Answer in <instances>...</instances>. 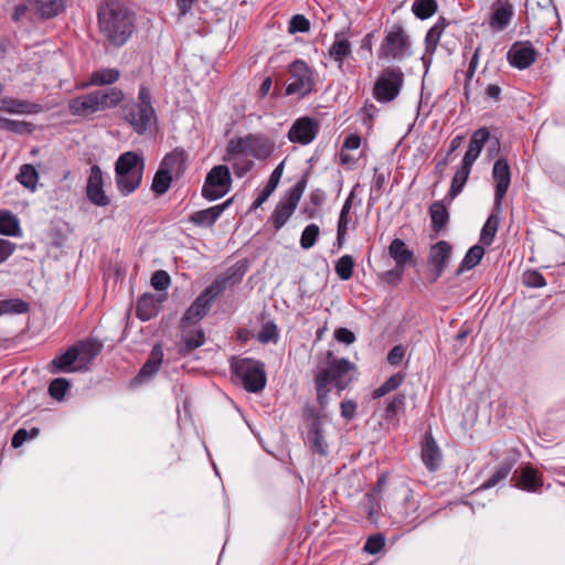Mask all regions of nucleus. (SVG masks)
Instances as JSON below:
<instances>
[{
  "instance_id": "53",
  "label": "nucleus",
  "mask_w": 565,
  "mask_h": 565,
  "mask_svg": "<svg viewBox=\"0 0 565 565\" xmlns=\"http://www.w3.org/2000/svg\"><path fill=\"white\" fill-rule=\"evenodd\" d=\"M70 387V382L63 377L54 379L49 386L50 395L55 399H62Z\"/></svg>"
},
{
  "instance_id": "12",
  "label": "nucleus",
  "mask_w": 565,
  "mask_h": 565,
  "mask_svg": "<svg viewBox=\"0 0 565 565\" xmlns=\"http://www.w3.org/2000/svg\"><path fill=\"white\" fill-rule=\"evenodd\" d=\"M303 188L297 184L289 190L288 194L276 205L270 221L276 230L281 228L294 214L302 195Z\"/></svg>"
},
{
  "instance_id": "10",
  "label": "nucleus",
  "mask_w": 565,
  "mask_h": 565,
  "mask_svg": "<svg viewBox=\"0 0 565 565\" xmlns=\"http://www.w3.org/2000/svg\"><path fill=\"white\" fill-rule=\"evenodd\" d=\"M231 189V173L226 166H215L207 173L202 195L209 201H215L223 198Z\"/></svg>"
},
{
  "instance_id": "45",
  "label": "nucleus",
  "mask_w": 565,
  "mask_h": 565,
  "mask_svg": "<svg viewBox=\"0 0 565 565\" xmlns=\"http://www.w3.org/2000/svg\"><path fill=\"white\" fill-rule=\"evenodd\" d=\"M172 179H173L172 174H170L166 170H162L159 167L158 171L156 172V174L153 177L151 189L157 194H163L169 190Z\"/></svg>"
},
{
  "instance_id": "27",
  "label": "nucleus",
  "mask_w": 565,
  "mask_h": 565,
  "mask_svg": "<svg viewBox=\"0 0 565 565\" xmlns=\"http://www.w3.org/2000/svg\"><path fill=\"white\" fill-rule=\"evenodd\" d=\"M76 351L77 350L71 347L64 353L56 355L51 362L53 367L52 373H71L79 371L82 365L76 364V362H79L78 352Z\"/></svg>"
},
{
  "instance_id": "62",
  "label": "nucleus",
  "mask_w": 565,
  "mask_h": 565,
  "mask_svg": "<svg viewBox=\"0 0 565 565\" xmlns=\"http://www.w3.org/2000/svg\"><path fill=\"white\" fill-rule=\"evenodd\" d=\"M334 338L339 342L351 344L355 341V335L352 331L347 328H339L334 331Z\"/></svg>"
},
{
  "instance_id": "20",
  "label": "nucleus",
  "mask_w": 565,
  "mask_h": 565,
  "mask_svg": "<svg viewBox=\"0 0 565 565\" xmlns=\"http://www.w3.org/2000/svg\"><path fill=\"white\" fill-rule=\"evenodd\" d=\"M41 106L24 99L4 96L0 98V110L13 115H30L41 111Z\"/></svg>"
},
{
  "instance_id": "55",
  "label": "nucleus",
  "mask_w": 565,
  "mask_h": 565,
  "mask_svg": "<svg viewBox=\"0 0 565 565\" xmlns=\"http://www.w3.org/2000/svg\"><path fill=\"white\" fill-rule=\"evenodd\" d=\"M278 338L277 327L274 322H266L257 334L260 343L276 342Z\"/></svg>"
},
{
  "instance_id": "16",
  "label": "nucleus",
  "mask_w": 565,
  "mask_h": 565,
  "mask_svg": "<svg viewBox=\"0 0 565 565\" xmlns=\"http://www.w3.org/2000/svg\"><path fill=\"white\" fill-rule=\"evenodd\" d=\"M492 178L495 182L494 203L498 207L501 205L511 182L510 166L504 159H498L492 169Z\"/></svg>"
},
{
  "instance_id": "43",
  "label": "nucleus",
  "mask_w": 565,
  "mask_h": 565,
  "mask_svg": "<svg viewBox=\"0 0 565 565\" xmlns=\"http://www.w3.org/2000/svg\"><path fill=\"white\" fill-rule=\"evenodd\" d=\"M29 310L28 302L21 299H6L0 300V316L4 315H21Z\"/></svg>"
},
{
  "instance_id": "52",
  "label": "nucleus",
  "mask_w": 565,
  "mask_h": 565,
  "mask_svg": "<svg viewBox=\"0 0 565 565\" xmlns=\"http://www.w3.org/2000/svg\"><path fill=\"white\" fill-rule=\"evenodd\" d=\"M444 29H445L444 21L437 22L434 26H431L429 29V31L426 34V39H425L426 46H427L426 50L428 52L433 53L435 51Z\"/></svg>"
},
{
  "instance_id": "29",
  "label": "nucleus",
  "mask_w": 565,
  "mask_h": 565,
  "mask_svg": "<svg viewBox=\"0 0 565 565\" xmlns=\"http://www.w3.org/2000/svg\"><path fill=\"white\" fill-rule=\"evenodd\" d=\"M30 9L41 18H52L64 10L63 0H28Z\"/></svg>"
},
{
  "instance_id": "50",
  "label": "nucleus",
  "mask_w": 565,
  "mask_h": 565,
  "mask_svg": "<svg viewBox=\"0 0 565 565\" xmlns=\"http://www.w3.org/2000/svg\"><path fill=\"white\" fill-rule=\"evenodd\" d=\"M73 348L78 352L79 362H90L98 354V348L90 341L81 342Z\"/></svg>"
},
{
  "instance_id": "33",
  "label": "nucleus",
  "mask_w": 565,
  "mask_h": 565,
  "mask_svg": "<svg viewBox=\"0 0 565 565\" xmlns=\"http://www.w3.org/2000/svg\"><path fill=\"white\" fill-rule=\"evenodd\" d=\"M516 486L525 491L535 492L542 486V482L539 478L537 470H535L531 466H526L521 470L520 478L518 480Z\"/></svg>"
},
{
  "instance_id": "32",
  "label": "nucleus",
  "mask_w": 565,
  "mask_h": 565,
  "mask_svg": "<svg viewBox=\"0 0 565 565\" xmlns=\"http://www.w3.org/2000/svg\"><path fill=\"white\" fill-rule=\"evenodd\" d=\"M247 154H234L230 149V143L226 147L225 160L233 167L234 173L237 177L246 174L254 166L253 161Z\"/></svg>"
},
{
  "instance_id": "4",
  "label": "nucleus",
  "mask_w": 565,
  "mask_h": 565,
  "mask_svg": "<svg viewBox=\"0 0 565 565\" xmlns=\"http://www.w3.org/2000/svg\"><path fill=\"white\" fill-rule=\"evenodd\" d=\"M124 119L139 135L146 132L156 122V113L151 105L150 90L147 87L140 88L136 103L126 105Z\"/></svg>"
},
{
  "instance_id": "22",
  "label": "nucleus",
  "mask_w": 565,
  "mask_h": 565,
  "mask_svg": "<svg viewBox=\"0 0 565 565\" xmlns=\"http://www.w3.org/2000/svg\"><path fill=\"white\" fill-rule=\"evenodd\" d=\"M166 299V295L156 296L152 294H145L137 301V317L142 321H148L154 317L161 309V303Z\"/></svg>"
},
{
  "instance_id": "34",
  "label": "nucleus",
  "mask_w": 565,
  "mask_h": 565,
  "mask_svg": "<svg viewBox=\"0 0 565 565\" xmlns=\"http://www.w3.org/2000/svg\"><path fill=\"white\" fill-rule=\"evenodd\" d=\"M185 156L183 151L168 153L160 163V168L173 177L179 175L184 168Z\"/></svg>"
},
{
  "instance_id": "9",
  "label": "nucleus",
  "mask_w": 565,
  "mask_h": 565,
  "mask_svg": "<svg viewBox=\"0 0 565 565\" xmlns=\"http://www.w3.org/2000/svg\"><path fill=\"white\" fill-rule=\"evenodd\" d=\"M313 88L312 71L306 62L296 60L289 66V79L286 86V95L305 97Z\"/></svg>"
},
{
  "instance_id": "47",
  "label": "nucleus",
  "mask_w": 565,
  "mask_h": 565,
  "mask_svg": "<svg viewBox=\"0 0 565 565\" xmlns=\"http://www.w3.org/2000/svg\"><path fill=\"white\" fill-rule=\"evenodd\" d=\"M354 260L350 255H343L335 264V273L342 280H349L352 277Z\"/></svg>"
},
{
  "instance_id": "1",
  "label": "nucleus",
  "mask_w": 565,
  "mask_h": 565,
  "mask_svg": "<svg viewBox=\"0 0 565 565\" xmlns=\"http://www.w3.org/2000/svg\"><path fill=\"white\" fill-rule=\"evenodd\" d=\"M99 28L116 46L124 45L135 31L132 13L118 1H107L98 11Z\"/></svg>"
},
{
  "instance_id": "40",
  "label": "nucleus",
  "mask_w": 565,
  "mask_h": 565,
  "mask_svg": "<svg viewBox=\"0 0 565 565\" xmlns=\"http://www.w3.org/2000/svg\"><path fill=\"white\" fill-rule=\"evenodd\" d=\"M17 180L26 189L35 191L39 182V172L32 164H23L17 174Z\"/></svg>"
},
{
  "instance_id": "59",
  "label": "nucleus",
  "mask_w": 565,
  "mask_h": 565,
  "mask_svg": "<svg viewBox=\"0 0 565 565\" xmlns=\"http://www.w3.org/2000/svg\"><path fill=\"white\" fill-rule=\"evenodd\" d=\"M384 546V537L382 535H374L367 539L364 545V551L370 554L379 553Z\"/></svg>"
},
{
  "instance_id": "56",
  "label": "nucleus",
  "mask_w": 565,
  "mask_h": 565,
  "mask_svg": "<svg viewBox=\"0 0 565 565\" xmlns=\"http://www.w3.org/2000/svg\"><path fill=\"white\" fill-rule=\"evenodd\" d=\"M150 282L156 290L166 291L171 284V278L166 270H157L152 274Z\"/></svg>"
},
{
  "instance_id": "44",
  "label": "nucleus",
  "mask_w": 565,
  "mask_h": 565,
  "mask_svg": "<svg viewBox=\"0 0 565 565\" xmlns=\"http://www.w3.org/2000/svg\"><path fill=\"white\" fill-rule=\"evenodd\" d=\"M405 376L402 373H396L390 376L381 386L373 392L374 398H380L396 390L404 382Z\"/></svg>"
},
{
  "instance_id": "5",
  "label": "nucleus",
  "mask_w": 565,
  "mask_h": 565,
  "mask_svg": "<svg viewBox=\"0 0 565 565\" xmlns=\"http://www.w3.org/2000/svg\"><path fill=\"white\" fill-rule=\"evenodd\" d=\"M230 149L234 154H247L256 160H265L271 156L275 145L263 134H249L231 139Z\"/></svg>"
},
{
  "instance_id": "2",
  "label": "nucleus",
  "mask_w": 565,
  "mask_h": 565,
  "mask_svg": "<svg viewBox=\"0 0 565 565\" xmlns=\"http://www.w3.org/2000/svg\"><path fill=\"white\" fill-rule=\"evenodd\" d=\"M354 370V364L347 359H334L331 351L327 352V365L319 366L315 376L317 387V398L321 407L329 403L328 394L330 386L338 388L339 393L348 387L352 381L350 374Z\"/></svg>"
},
{
  "instance_id": "17",
  "label": "nucleus",
  "mask_w": 565,
  "mask_h": 565,
  "mask_svg": "<svg viewBox=\"0 0 565 565\" xmlns=\"http://www.w3.org/2000/svg\"><path fill=\"white\" fill-rule=\"evenodd\" d=\"M512 17L513 6L511 2L509 0H497L492 4L489 25L495 32L503 31L509 25Z\"/></svg>"
},
{
  "instance_id": "18",
  "label": "nucleus",
  "mask_w": 565,
  "mask_h": 565,
  "mask_svg": "<svg viewBox=\"0 0 565 565\" xmlns=\"http://www.w3.org/2000/svg\"><path fill=\"white\" fill-rule=\"evenodd\" d=\"M307 443L313 452L320 456L328 455L329 445L327 441V433L320 419L317 418L312 422L307 434Z\"/></svg>"
},
{
  "instance_id": "64",
  "label": "nucleus",
  "mask_w": 565,
  "mask_h": 565,
  "mask_svg": "<svg viewBox=\"0 0 565 565\" xmlns=\"http://www.w3.org/2000/svg\"><path fill=\"white\" fill-rule=\"evenodd\" d=\"M356 403L353 401H343L341 403V415L345 419H352L355 415Z\"/></svg>"
},
{
  "instance_id": "51",
  "label": "nucleus",
  "mask_w": 565,
  "mask_h": 565,
  "mask_svg": "<svg viewBox=\"0 0 565 565\" xmlns=\"http://www.w3.org/2000/svg\"><path fill=\"white\" fill-rule=\"evenodd\" d=\"M498 217L494 215L489 216L483 225L480 234V242L484 245H490L495 236L498 230Z\"/></svg>"
},
{
  "instance_id": "21",
  "label": "nucleus",
  "mask_w": 565,
  "mask_h": 565,
  "mask_svg": "<svg viewBox=\"0 0 565 565\" xmlns=\"http://www.w3.org/2000/svg\"><path fill=\"white\" fill-rule=\"evenodd\" d=\"M98 103L94 92L77 96L70 100L68 109L72 115L81 117H89L99 113Z\"/></svg>"
},
{
  "instance_id": "49",
  "label": "nucleus",
  "mask_w": 565,
  "mask_h": 565,
  "mask_svg": "<svg viewBox=\"0 0 565 565\" xmlns=\"http://www.w3.org/2000/svg\"><path fill=\"white\" fill-rule=\"evenodd\" d=\"M319 234H320V228L317 224L312 223V224L307 225L301 233L300 246L303 249L311 248L316 244V242L319 237Z\"/></svg>"
},
{
  "instance_id": "38",
  "label": "nucleus",
  "mask_w": 565,
  "mask_h": 565,
  "mask_svg": "<svg viewBox=\"0 0 565 565\" xmlns=\"http://www.w3.org/2000/svg\"><path fill=\"white\" fill-rule=\"evenodd\" d=\"M433 230L439 232L448 222L449 214L445 204L440 201L434 202L429 207Z\"/></svg>"
},
{
  "instance_id": "6",
  "label": "nucleus",
  "mask_w": 565,
  "mask_h": 565,
  "mask_svg": "<svg viewBox=\"0 0 565 565\" xmlns=\"http://www.w3.org/2000/svg\"><path fill=\"white\" fill-rule=\"evenodd\" d=\"M232 369L248 392L258 393L266 385V372L262 362L253 359H239L232 363Z\"/></svg>"
},
{
  "instance_id": "26",
  "label": "nucleus",
  "mask_w": 565,
  "mask_h": 565,
  "mask_svg": "<svg viewBox=\"0 0 565 565\" xmlns=\"http://www.w3.org/2000/svg\"><path fill=\"white\" fill-rule=\"evenodd\" d=\"M489 140L490 131L488 128L482 127L477 129L471 136L468 150L466 151L462 160L468 164H473Z\"/></svg>"
},
{
  "instance_id": "19",
  "label": "nucleus",
  "mask_w": 565,
  "mask_h": 565,
  "mask_svg": "<svg viewBox=\"0 0 565 565\" xmlns=\"http://www.w3.org/2000/svg\"><path fill=\"white\" fill-rule=\"evenodd\" d=\"M182 329V345L180 347V353L186 354L196 348H200L205 342V334L201 327L195 324L184 326L183 320L181 321Z\"/></svg>"
},
{
  "instance_id": "37",
  "label": "nucleus",
  "mask_w": 565,
  "mask_h": 565,
  "mask_svg": "<svg viewBox=\"0 0 565 565\" xmlns=\"http://www.w3.org/2000/svg\"><path fill=\"white\" fill-rule=\"evenodd\" d=\"M119 76V71L116 68L98 70L92 73L89 82L87 84H84L83 87L87 85L102 86L114 84L118 81Z\"/></svg>"
},
{
  "instance_id": "57",
  "label": "nucleus",
  "mask_w": 565,
  "mask_h": 565,
  "mask_svg": "<svg viewBox=\"0 0 565 565\" xmlns=\"http://www.w3.org/2000/svg\"><path fill=\"white\" fill-rule=\"evenodd\" d=\"M523 282L527 287L541 288L546 285L543 275L536 270H527L523 274Z\"/></svg>"
},
{
  "instance_id": "15",
  "label": "nucleus",
  "mask_w": 565,
  "mask_h": 565,
  "mask_svg": "<svg viewBox=\"0 0 565 565\" xmlns=\"http://www.w3.org/2000/svg\"><path fill=\"white\" fill-rule=\"evenodd\" d=\"M536 58V52L530 42H515L508 51L509 63L519 70L531 66Z\"/></svg>"
},
{
  "instance_id": "11",
  "label": "nucleus",
  "mask_w": 565,
  "mask_h": 565,
  "mask_svg": "<svg viewBox=\"0 0 565 565\" xmlns=\"http://www.w3.org/2000/svg\"><path fill=\"white\" fill-rule=\"evenodd\" d=\"M403 84V73L398 68L384 70L377 78L373 95L377 102L388 103L396 98Z\"/></svg>"
},
{
  "instance_id": "31",
  "label": "nucleus",
  "mask_w": 565,
  "mask_h": 565,
  "mask_svg": "<svg viewBox=\"0 0 565 565\" xmlns=\"http://www.w3.org/2000/svg\"><path fill=\"white\" fill-rule=\"evenodd\" d=\"M390 256L395 260L397 268H403L413 260L414 254L407 248L404 241L395 238L388 247Z\"/></svg>"
},
{
  "instance_id": "30",
  "label": "nucleus",
  "mask_w": 565,
  "mask_h": 565,
  "mask_svg": "<svg viewBox=\"0 0 565 565\" xmlns=\"http://www.w3.org/2000/svg\"><path fill=\"white\" fill-rule=\"evenodd\" d=\"M94 94L98 103L97 107L99 111L114 108L124 99L122 90L117 87L94 90Z\"/></svg>"
},
{
  "instance_id": "8",
  "label": "nucleus",
  "mask_w": 565,
  "mask_h": 565,
  "mask_svg": "<svg viewBox=\"0 0 565 565\" xmlns=\"http://www.w3.org/2000/svg\"><path fill=\"white\" fill-rule=\"evenodd\" d=\"M411 55L408 36L401 26L393 28L385 35L380 49L379 57L384 60H403Z\"/></svg>"
},
{
  "instance_id": "23",
  "label": "nucleus",
  "mask_w": 565,
  "mask_h": 565,
  "mask_svg": "<svg viewBox=\"0 0 565 565\" xmlns=\"http://www.w3.org/2000/svg\"><path fill=\"white\" fill-rule=\"evenodd\" d=\"M422 460L425 467L431 472L438 470L441 465V451L430 434L426 435L422 446Z\"/></svg>"
},
{
  "instance_id": "7",
  "label": "nucleus",
  "mask_w": 565,
  "mask_h": 565,
  "mask_svg": "<svg viewBox=\"0 0 565 565\" xmlns=\"http://www.w3.org/2000/svg\"><path fill=\"white\" fill-rule=\"evenodd\" d=\"M224 282L221 280L213 281L206 287L193 301V303L185 311L182 320L184 326L196 324L209 312L214 299L223 291Z\"/></svg>"
},
{
  "instance_id": "28",
  "label": "nucleus",
  "mask_w": 565,
  "mask_h": 565,
  "mask_svg": "<svg viewBox=\"0 0 565 565\" xmlns=\"http://www.w3.org/2000/svg\"><path fill=\"white\" fill-rule=\"evenodd\" d=\"M230 205V201L223 204L214 205L205 210H200L191 214L190 222L196 226L211 227L221 216L223 211Z\"/></svg>"
},
{
  "instance_id": "36",
  "label": "nucleus",
  "mask_w": 565,
  "mask_h": 565,
  "mask_svg": "<svg viewBox=\"0 0 565 565\" xmlns=\"http://www.w3.org/2000/svg\"><path fill=\"white\" fill-rule=\"evenodd\" d=\"M473 164H468L466 161L462 160L461 167L456 171L451 185L449 189L448 195L454 199L456 198L463 189Z\"/></svg>"
},
{
  "instance_id": "13",
  "label": "nucleus",
  "mask_w": 565,
  "mask_h": 565,
  "mask_svg": "<svg viewBox=\"0 0 565 565\" xmlns=\"http://www.w3.org/2000/svg\"><path fill=\"white\" fill-rule=\"evenodd\" d=\"M319 131L318 122L310 117L297 119L288 131V139L294 143L309 145Z\"/></svg>"
},
{
  "instance_id": "46",
  "label": "nucleus",
  "mask_w": 565,
  "mask_h": 565,
  "mask_svg": "<svg viewBox=\"0 0 565 565\" xmlns=\"http://www.w3.org/2000/svg\"><path fill=\"white\" fill-rule=\"evenodd\" d=\"M412 9L417 18L424 20L436 12L437 2L435 0H415Z\"/></svg>"
},
{
  "instance_id": "14",
  "label": "nucleus",
  "mask_w": 565,
  "mask_h": 565,
  "mask_svg": "<svg viewBox=\"0 0 565 565\" xmlns=\"http://www.w3.org/2000/svg\"><path fill=\"white\" fill-rule=\"evenodd\" d=\"M87 199L96 206H107L110 203L109 198L104 191L103 172L98 166H93L89 171L86 184Z\"/></svg>"
},
{
  "instance_id": "58",
  "label": "nucleus",
  "mask_w": 565,
  "mask_h": 565,
  "mask_svg": "<svg viewBox=\"0 0 565 565\" xmlns=\"http://www.w3.org/2000/svg\"><path fill=\"white\" fill-rule=\"evenodd\" d=\"M29 125L24 121L0 118V129L22 134L28 130Z\"/></svg>"
},
{
  "instance_id": "63",
  "label": "nucleus",
  "mask_w": 565,
  "mask_h": 565,
  "mask_svg": "<svg viewBox=\"0 0 565 565\" xmlns=\"http://www.w3.org/2000/svg\"><path fill=\"white\" fill-rule=\"evenodd\" d=\"M405 355V350L402 345L394 347L387 355V361L392 365H397L402 362Z\"/></svg>"
},
{
  "instance_id": "39",
  "label": "nucleus",
  "mask_w": 565,
  "mask_h": 565,
  "mask_svg": "<svg viewBox=\"0 0 565 565\" xmlns=\"http://www.w3.org/2000/svg\"><path fill=\"white\" fill-rule=\"evenodd\" d=\"M351 54L350 42L337 35L334 42L329 49V56L341 67L343 60Z\"/></svg>"
},
{
  "instance_id": "42",
  "label": "nucleus",
  "mask_w": 565,
  "mask_h": 565,
  "mask_svg": "<svg viewBox=\"0 0 565 565\" xmlns=\"http://www.w3.org/2000/svg\"><path fill=\"white\" fill-rule=\"evenodd\" d=\"M484 255V249L480 245H475L467 252L465 258L462 259L458 274L463 273L465 270H469L477 266Z\"/></svg>"
},
{
  "instance_id": "61",
  "label": "nucleus",
  "mask_w": 565,
  "mask_h": 565,
  "mask_svg": "<svg viewBox=\"0 0 565 565\" xmlns=\"http://www.w3.org/2000/svg\"><path fill=\"white\" fill-rule=\"evenodd\" d=\"M403 405V397L396 396L393 397L387 402L386 408H385V417L386 418H393L397 415L399 408Z\"/></svg>"
},
{
  "instance_id": "54",
  "label": "nucleus",
  "mask_w": 565,
  "mask_h": 565,
  "mask_svg": "<svg viewBox=\"0 0 565 565\" xmlns=\"http://www.w3.org/2000/svg\"><path fill=\"white\" fill-rule=\"evenodd\" d=\"M310 30V22L309 20L302 15V14H296L294 15L288 25V32L290 34H295L298 32L305 33Z\"/></svg>"
},
{
  "instance_id": "60",
  "label": "nucleus",
  "mask_w": 565,
  "mask_h": 565,
  "mask_svg": "<svg viewBox=\"0 0 565 565\" xmlns=\"http://www.w3.org/2000/svg\"><path fill=\"white\" fill-rule=\"evenodd\" d=\"M162 360H163V349L160 344H156L152 348L150 355L146 362L149 363L150 365H152L153 367H156L157 370H159V367L162 363Z\"/></svg>"
},
{
  "instance_id": "48",
  "label": "nucleus",
  "mask_w": 565,
  "mask_h": 565,
  "mask_svg": "<svg viewBox=\"0 0 565 565\" xmlns=\"http://www.w3.org/2000/svg\"><path fill=\"white\" fill-rule=\"evenodd\" d=\"M513 467L512 461H503L497 471L487 480L480 489H489L498 484L501 480L505 479Z\"/></svg>"
},
{
  "instance_id": "25",
  "label": "nucleus",
  "mask_w": 565,
  "mask_h": 565,
  "mask_svg": "<svg viewBox=\"0 0 565 565\" xmlns=\"http://www.w3.org/2000/svg\"><path fill=\"white\" fill-rule=\"evenodd\" d=\"M451 254V245L445 241H440L433 245L429 249V263L436 270V276H440L449 262Z\"/></svg>"
},
{
  "instance_id": "35",
  "label": "nucleus",
  "mask_w": 565,
  "mask_h": 565,
  "mask_svg": "<svg viewBox=\"0 0 565 565\" xmlns=\"http://www.w3.org/2000/svg\"><path fill=\"white\" fill-rule=\"evenodd\" d=\"M353 196H354V193L351 192L349 194V196L347 198V200L344 201L341 212H340V216H339V221H338V233H337V238H338L339 244H342V241H344L345 235L349 230V225L351 223L350 211L352 209Z\"/></svg>"
},
{
  "instance_id": "24",
  "label": "nucleus",
  "mask_w": 565,
  "mask_h": 565,
  "mask_svg": "<svg viewBox=\"0 0 565 565\" xmlns=\"http://www.w3.org/2000/svg\"><path fill=\"white\" fill-rule=\"evenodd\" d=\"M526 19L537 20L541 15L542 22L556 18V9L552 0H526Z\"/></svg>"
},
{
  "instance_id": "3",
  "label": "nucleus",
  "mask_w": 565,
  "mask_h": 565,
  "mask_svg": "<svg viewBox=\"0 0 565 565\" xmlns=\"http://www.w3.org/2000/svg\"><path fill=\"white\" fill-rule=\"evenodd\" d=\"M145 171V158L141 153L127 151L115 163V182L124 196L135 192L141 184Z\"/></svg>"
},
{
  "instance_id": "41",
  "label": "nucleus",
  "mask_w": 565,
  "mask_h": 565,
  "mask_svg": "<svg viewBox=\"0 0 565 565\" xmlns=\"http://www.w3.org/2000/svg\"><path fill=\"white\" fill-rule=\"evenodd\" d=\"M0 233L8 236H17L20 234L18 218L8 211L0 212Z\"/></svg>"
}]
</instances>
